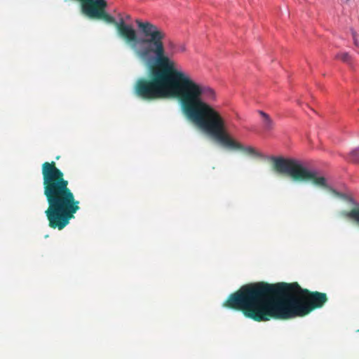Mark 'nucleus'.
Segmentation results:
<instances>
[{
  "label": "nucleus",
  "mask_w": 359,
  "mask_h": 359,
  "mask_svg": "<svg viewBox=\"0 0 359 359\" xmlns=\"http://www.w3.org/2000/svg\"><path fill=\"white\" fill-rule=\"evenodd\" d=\"M324 292L302 288L297 283H269L264 281L241 286L231 293L223 306L240 311L257 322L304 317L327 302Z\"/></svg>",
  "instance_id": "obj_1"
},
{
  "label": "nucleus",
  "mask_w": 359,
  "mask_h": 359,
  "mask_svg": "<svg viewBox=\"0 0 359 359\" xmlns=\"http://www.w3.org/2000/svg\"><path fill=\"white\" fill-rule=\"evenodd\" d=\"M353 39L354 44H355V46H358V40H357V39H356V36H355V33H354V32H353Z\"/></svg>",
  "instance_id": "obj_9"
},
{
  "label": "nucleus",
  "mask_w": 359,
  "mask_h": 359,
  "mask_svg": "<svg viewBox=\"0 0 359 359\" xmlns=\"http://www.w3.org/2000/svg\"><path fill=\"white\" fill-rule=\"evenodd\" d=\"M273 170L281 175L290 177L294 182H309L316 187L327 189L334 194L338 193L327 184L326 178L319 175L316 170L307 168L299 160L283 156L270 158Z\"/></svg>",
  "instance_id": "obj_3"
},
{
  "label": "nucleus",
  "mask_w": 359,
  "mask_h": 359,
  "mask_svg": "<svg viewBox=\"0 0 359 359\" xmlns=\"http://www.w3.org/2000/svg\"><path fill=\"white\" fill-rule=\"evenodd\" d=\"M345 215L359 224V208L352 209L351 211L345 213Z\"/></svg>",
  "instance_id": "obj_6"
},
{
  "label": "nucleus",
  "mask_w": 359,
  "mask_h": 359,
  "mask_svg": "<svg viewBox=\"0 0 359 359\" xmlns=\"http://www.w3.org/2000/svg\"><path fill=\"white\" fill-rule=\"evenodd\" d=\"M43 194L48 203L45 215L51 229L62 230L80 209L79 201L69 187L64 173L55 161L44 162L41 165Z\"/></svg>",
  "instance_id": "obj_2"
},
{
  "label": "nucleus",
  "mask_w": 359,
  "mask_h": 359,
  "mask_svg": "<svg viewBox=\"0 0 359 359\" xmlns=\"http://www.w3.org/2000/svg\"><path fill=\"white\" fill-rule=\"evenodd\" d=\"M197 121L196 126L210 135L224 147L241 150L248 154L259 156V154L251 147H244L241 143L233 140L225 129V121L220 113L210 103L203 114Z\"/></svg>",
  "instance_id": "obj_4"
},
{
  "label": "nucleus",
  "mask_w": 359,
  "mask_h": 359,
  "mask_svg": "<svg viewBox=\"0 0 359 359\" xmlns=\"http://www.w3.org/2000/svg\"><path fill=\"white\" fill-rule=\"evenodd\" d=\"M350 161L353 163L359 162V147L353 150L349 154Z\"/></svg>",
  "instance_id": "obj_7"
},
{
  "label": "nucleus",
  "mask_w": 359,
  "mask_h": 359,
  "mask_svg": "<svg viewBox=\"0 0 359 359\" xmlns=\"http://www.w3.org/2000/svg\"><path fill=\"white\" fill-rule=\"evenodd\" d=\"M349 0H345L346 2H348Z\"/></svg>",
  "instance_id": "obj_12"
},
{
  "label": "nucleus",
  "mask_w": 359,
  "mask_h": 359,
  "mask_svg": "<svg viewBox=\"0 0 359 359\" xmlns=\"http://www.w3.org/2000/svg\"><path fill=\"white\" fill-rule=\"evenodd\" d=\"M259 114L262 117V126L263 128L266 131H270L274 128V122L272 118L266 113L259 111Z\"/></svg>",
  "instance_id": "obj_5"
},
{
  "label": "nucleus",
  "mask_w": 359,
  "mask_h": 359,
  "mask_svg": "<svg viewBox=\"0 0 359 359\" xmlns=\"http://www.w3.org/2000/svg\"><path fill=\"white\" fill-rule=\"evenodd\" d=\"M336 58L341 60V61L349 63L351 61V56L348 53H340L336 55Z\"/></svg>",
  "instance_id": "obj_8"
},
{
  "label": "nucleus",
  "mask_w": 359,
  "mask_h": 359,
  "mask_svg": "<svg viewBox=\"0 0 359 359\" xmlns=\"http://www.w3.org/2000/svg\"><path fill=\"white\" fill-rule=\"evenodd\" d=\"M169 45L171 48H173L175 47V43L172 41L170 42Z\"/></svg>",
  "instance_id": "obj_10"
},
{
  "label": "nucleus",
  "mask_w": 359,
  "mask_h": 359,
  "mask_svg": "<svg viewBox=\"0 0 359 359\" xmlns=\"http://www.w3.org/2000/svg\"><path fill=\"white\" fill-rule=\"evenodd\" d=\"M173 53H174L173 52H171L170 55L172 56L173 55Z\"/></svg>",
  "instance_id": "obj_11"
}]
</instances>
